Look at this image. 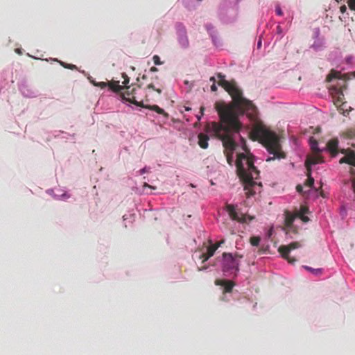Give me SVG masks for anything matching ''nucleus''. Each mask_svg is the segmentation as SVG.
Listing matches in <instances>:
<instances>
[{
  "instance_id": "nucleus-21",
  "label": "nucleus",
  "mask_w": 355,
  "mask_h": 355,
  "mask_svg": "<svg viewBox=\"0 0 355 355\" xmlns=\"http://www.w3.org/2000/svg\"><path fill=\"white\" fill-rule=\"evenodd\" d=\"M309 144L311 146V149L313 153H320L321 150L318 146V141L313 137H311L309 139Z\"/></svg>"
},
{
  "instance_id": "nucleus-17",
  "label": "nucleus",
  "mask_w": 355,
  "mask_h": 355,
  "mask_svg": "<svg viewBox=\"0 0 355 355\" xmlns=\"http://www.w3.org/2000/svg\"><path fill=\"white\" fill-rule=\"evenodd\" d=\"M198 145L200 148L203 149H206L208 148V141L209 140V137L204 134V133H200L198 136Z\"/></svg>"
},
{
  "instance_id": "nucleus-5",
  "label": "nucleus",
  "mask_w": 355,
  "mask_h": 355,
  "mask_svg": "<svg viewBox=\"0 0 355 355\" xmlns=\"http://www.w3.org/2000/svg\"><path fill=\"white\" fill-rule=\"evenodd\" d=\"M326 81L332 83L329 87V91L334 98V105L338 109L343 110L341 106L345 103L343 102V90L346 89L347 86L345 75L342 74L338 71L331 69L327 76Z\"/></svg>"
},
{
  "instance_id": "nucleus-16",
  "label": "nucleus",
  "mask_w": 355,
  "mask_h": 355,
  "mask_svg": "<svg viewBox=\"0 0 355 355\" xmlns=\"http://www.w3.org/2000/svg\"><path fill=\"white\" fill-rule=\"evenodd\" d=\"M227 211H228V214L234 220L238 221H243L244 219L242 218H240L239 216V214L236 212L234 205H227Z\"/></svg>"
},
{
  "instance_id": "nucleus-37",
  "label": "nucleus",
  "mask_w": 355,
  "mask_h": 355,
  "mask_svg": "<svg viewBox=\"0 0 355 355\" xmlns=\"http://www.w3.org/2000/svg\"><path fill=\"white\" fill-rule=\"evenodd\" d=\"M209 80H210L211 82H213V83H214V84H215L216 79H215V78H214V77H211V78H210V79H209Z\"/></svg>"
},
{
  "instance_id": "nucleus-22",
  "label": "nucleus",
  "mask_w": 355,
  "mask_h": 355,
  "mask_svg": "<svg viewBox=\"0 0 355 355\" xmlns=\"http://www.w3.org/2000/svg\"><path fill=\"white\" fill-rule=\"evenodd\" d=\"M306 171V175L308 178L306 180L304 184L307 187H312L314 184V179L311 177V168H309V170Z\"/></svg>"
},
{
  "instance_id": "nucleus-33",
  "label": "nucleus",
  "mask_w": 355,
  "mask_h": 355,
  "mask_svg": "<svg viewBox=\"0 0 355 355\" xmlns=\"http://www.w3.org/2000/svg\"><path fill=\"white\" fill-rule=\"evenodd\" d=\"M340 10L342 13H345L347 10V7L345 5H343L340 7Z\"/></svg>"
},
{
  "instance_id": "nucleus-10",
  "label": "nucleus",
  "mask_w": 355,
  "mask_h": 355,
  "mask_svg": "<svg viewBox=\"0 0 355 355\" xmlns=\"http://www.w3.org/2000/svg\"><path fill=\"white\" fill-rule=\"evenodd\" d=\"M122 78H123V81L122 83L123 85V86L124 89H126V91L121 93V96L123 100L128 102V101L127 100L126 98H128V97L132 98V96H136L137 89L135 88H132L131 89H130V87L127 86V85L129 83L130 78L126 73H123Z\"/></svg>"
},
{
  "instance_id": "nucleus-28",
  "label": "nucleus",
  "mask_w": 355,
  "mask_h": 355,
  "mask_svg": "<svg viewBox=\"0 0 355 355\" xmlns=\"http://www.w3.org/2000/svg\"><path fill=\"white\" fill-rule=\"evenodd\" d=\"M153 62L156 65H160L162 64V62L160 61V58L158 55H155L153 58Z\"/></svg>"
},
{
  "instance_id": "nucleus-25",
  "label": "nucleus",
  "mask_w": 355,
  "mask_h": 355,
  "mask_svg": "<svg viewBox=\"0 0 355 355\" xmlns=\"http://www.w3.org/2000/svg\"><path fill=\"white\" fill-rule=\"evenodd\" d=\"M92 83L94 86H97V87H99L101 88H105L107 86H108V83H105V82H98V83H96L95 81H92Z\"/></svg>"
},
{
  "instance_id": "nucleus-30",
  "label": "nucleus",
  "mask_w": 355,
  "mask_h": 355,
  "mask_svg": "<svg viewBox=\"0 0 355 355\" xmlns=\"http://www.w3.org/2000/svg\"><path fill=\"white\" fill-rule=\"evenodd\" d=\"M147 87H148V89H153V90L156 91V92H157V93H159V94H161V92H162V90H161L160 89H155V86H154L153 84H149V85L147 86Z\"/></svg>"
},
{
  "instance_id": "nucleus-36",
  "label": "nucleus",
  "mask_w": 355,
  "mask_h": 355,
  "mask_svg": "<svg viewBox=\"0 0 355 355\" xmlns=\"http://www.w3.org/2000/svg\"><path fill=\"white\" fill-rule=\"evenodd\" d=\"M157 70H158V69H157V67H152L150 68V71H152V72L157 71Z\"/></svg>"
},
{
  "instance_id": "nucleus-39",
  "label": "nucleus",
  "mask_w": 355,
  "mask_h": 355,
  "mask_svg": "<svg viewBox=\"0 0 355 355\" xmlns=\"http://www.w3.org/2000/svg\"><path fill=\"white\" fill-rule=\"evenodd\" d=\"M185 110L186 111H189V110H191V108L188 107H185Z\"/></svg>"
},
{
  "instance_id": "nucleus-23",
  "label": "nucleus",
  "mask_w": 355,
  "mask_h": 355,
  "mask_svg": "<svg viewBox=\"0 0 355 355\" xmlns=\"http://www.w3.org/2000/svg\"><path fill=\"white\" fill-rule=\"evenodd\" d=\"M304 268L306 270H307L308 271H310L311 272L316 275H320L322 273V269L321 268H317V269H314V268H312L309 266H304Z\"/></svg>"
},
{
  "instance_id": "nucleus-3",
  "label": "nucleus",
  "mask_w": 355,
  "mask_h": 355,
  "mask_svg": "<svg viewBox=\"0 0 355 355\" xmlns=\"http://www.w3.org/2000/svg\"><path fill=\"white\" fill-rule=\"evenodd\" d=\"M242 148L245 153H239L236 160L237 175L244 184V189L248 190L247 195H253L251 187L257 184L255 180L259 176V171L254 165V157L245 145V141L241 138Z\"/></svg>"
},
{
  "instance_id": "nucleus-18",
  "label": "nucleus",
  "mask_w": 355,
  "mask_h": 355,
  "mask_svg": "<svg viewBox=\"0 0 355 355\" xmlns=\"http://www.w3.org/2000/svg\"><path fill=\"white\" fill-rule=\"evenodd\" d=\"M308 212V209L306 207H301L300 211H296L295 214L297 218H300L303 222H308L309 218L305 216Z\"/></svg>"
},
{
  "instance_id": "nucleus-27",
  "label": "nucleus",
  "mask_w": 355,
  "mask_h": 355,
  "mask_svg": "<svg viewBox=\"0 0 355 355\" xmlns=\"http://www.w3.org/2000/svg\"><path fill=\"white\" fill-rule=\"evenodd\" d=\"M336 1H338L339 0H336ZM347 3H348L349 8L352 10H355V0H348Z\"/></svg>"
},
{
  "instance_id": "nucleus-24",
  "label": "nucleus",
  "mask_w": 355,
  "mask_h": 355,
  "mask_svg": "<svg viewBox=\"0 0 355 355\" xmlns=\"http://www.w3.org/2000/svg\"><path fill=\"white\" fill-rule=\"evenodd\" d=\"M250 243L253 246H258L260 242V238L259 236H252L250 238Z\"/></svg>"
},
{
  "instance_id": "nucleus-31",
  "label": "nucleus",
  "mask_w": 355,
  "mask_h": 355,
  "mask_svg": "<svg viewBox=\"0 0 355 355\" xmlns=\"http://www.w3.org/2000/svg\"><path fill=\"white\" fill-rule=\"evenodd\" d=\"M224 243H225V241H224V240H222V241H219V242H217V243H215V244H212V245H213L214 247H215V248H216V250H217V249H218V248H219L222 244H223Z\"/></svg>"
},
{
  "instance_id": "nucleus-15",
  "label": "nucleus",
  "mask_w": 355,
  "mask_h": 355,
  "mask_svg": "<svg viewBox=\"0 0 355 355\" xmlns=\"http://www.w3.org/2000/svg\"><path fill=\"white\" fill-rule=\"evenodd\" d=\"M297 218L296 214H291L288 211H285V226L287 228H291L293 226V223L295 220V219Z\"/></svg>"
},
{
  "instance_id": "nucleus-35",
  "label": "nucleus",
  "mask_w": 355,
  "mask_h": 355,
  "mask_svg": "<svg viewBox=\"0 0 355 355\" xmlns=\"http://www.w3.org/2000/svg\"><path fill=\"white\" fill-rule=\"evenodd\" d=\"M146 172H147L146 168H144L139 171L141 175L145 173Z\"/></svg>"
},
{
  "instance_id": "nucleus-38",
  "label": "nucleus",
  "mask_w": 355,
  "mask_h": 355,
  "mask_svg": "<svg viewBox=\"0 0 355 355\" xmlns=\"http://www.w3.org/2000/svg\"><path fill=\"white\" fill-rule=\"evenodd\" d=\"M204 110H205V107L202 106V107H200V113H201V115H202V114H203Z\"/></svg>"
},
{
  "instance_id": "nucleus-2",
  "label": "nucleus",
  "mask_w": 355,
  "mask_h": 355,
  "mask_svg": "<svg viewBox=\"0 0 355 355\" xmlns=\"http://www.w3.org/2000/svg\"><path fill=\"white\" fill-rule=\"evenodd\" d=\"M219 78L218 85L223 87L231 96L232 102L227 104L225 102H216L215 109L219 115V111L230 110L233 116L245 113L250 117H254L257 113V107L251 101L243 96L242 91L237 87L234 81H227L225 79V76L221 73L217 74Z\"/></svg>"
},
{
  "instance_id": "nucleus-14",
  "label": "nucleus",
  "mask_w": 355,
  "mask_h": 355,
  "mask_svg": "<svg viewBox=\"0 0 355 355\" xmlns=\"http://www.w3.org/2000/svg\"><path fill=\"white\" fill-rule=\"evenodd\" d=\"M338 140L336 138L329 140L327 144V148L333 157L338 154Z\"/></svg>"
},
{
  "instance_id": "nucleus-12",
  "label": "nucleus",
  "mask_w": 355,
  "mask_h": 355,
  "mask_svg": "<svg viewBox=\"0 0 355 355\" xmlns=\"http://www.w3.org/2000/svg\"><path fill=\"white\" fill-rule=\"evenodd\" d=\"M215 284L217 286H223L225 293L232 292L233 287L234 286V283L232 281L220 279L215 280Z\"/></svg>"
},
{
  "instance_id": "nucleus-26",
  "label": "nucleus",
  "mask_w": 355,
  "mask_h": 355,
  "mask_svg": "<svg viewBox=\"0 0 355 355\" xmlns=\"http://www.w3.org/2000/svg\"><path fill=\"white\" fill-rule=\"evenodd\" d=\"M60 64L62 66H63L64 68L69 69H76V66L71 64H66L63 62H60Z\"/></svg>"
},
{
  "instance_id": "nucleus-42",
  "label": "nucleus",
  "mask_w": 355,
  "mask_h": 355,
  "mask_svg": "<svg viewBox=\"0 0 355 355\" xmlns=\"http://www.w3.org/2000/svg\"><path fill=\"white\" fill-rule=\"evenodd\" d=\"M204 268H203V269H204ZM198 270H202V268H198Z\"/></svg>"
},
{
  "instance_id": "nucleus-19",
  "label": "nucleus",
  "mask_w": 355,
  "mask_h": 355,
  "mask_svg": "<svg viewBox=\"0 0 355 355\" xmlns=\"http://www.w3.org/2000/svg\"><path fill=\"white\" fill-rule=\"evenodd\" d=\"M108 87L110 88V89L115 92H121L124 89L123 86L119 85V81L112 80L108 83Z\"/></svg>"
},
{
  "instance_id": "nucleus-34",
  "label": "nucleus",
  "mask_w": 355,
  "mask_h": 355,
  "mask_svg": "<svg viewBox=\"0 0 355 355\" xmlns=\"http://www.w3.org/2000/svg\"><path fill=\"white\" fill-rule=\"evenodd\" d=\"M211 90L212 92H216L217 90V87L214 83L211 86Z\"/></svg>"
},
{
  "instance_id": "nucleus-7",
  "label": "nucleus",
  "mask_w": 355,
  "mask_h": 355,
  "mask_svg": "<svg viewBox=\"0 0 355 355\" xmlns=\"http://www.w3.org/2000/svg\"><path fill=\"white\" fill-rule=\"evenodd\" d=\"M341 153L343 154H345V155L342 157L339 163L340 164H348L349 165L355 166V153L354 151L352 150H342ZM351 174L353 175L352 179V188L354 190V192L355 193V169L351 168L350 170Z\"/></svg>"
},
{
  "instance_id": "nucleus-41",
  "label": "nucleus",
  "mask_w": 355,
  "mask_h": 355,
  "mask_svg": "<svg viewBox=\"0 0 355 355\" xmlns=\"http://www.w3.org/2000/svg\"><path fill=\"white\" fill-rule=\"evenodd\" d=\"M144 186H145V187H150V186H149L148 184H146V183H145Z\"/></svg>"
},
{
  "instance_id": "nucleus-29",
  "label": "nucleus",
  "mask_w": 355,
  "mask_h": 355,
  "mask_svg": "<svg viewBox=\"0 0 355 355\" xmlns=\"http://www.w3.org/2000/svg\"><path fill=\"white\" fill-rule=\"evenodd\" d=\"M275 12L277 13V15L279 16H282L283 15V12L280 8L279 6H277L276 8H275Z\"/></svg>"
},
{
  "instance_id": "nucleus-11",
  "label": "nucleus",
  "mask_w": 355,
  "mask_h": 355,
  "mask_svg": "<svg viewBox=\"0 0 355 355\" xmlns=\"http://www.w3.org/2000/svg\"><path fill=\"white\" fill-rule=\"evenodd\" d=\"M322 157L320 155V153H313V154L309 155L306 159L305 166L306 170L311 168V165L322 163Z\"/></svg>"
},
{
  "instance_id": "nucleus-32",
  "label": "nucleus",
  "mask_w": 355,
  "mask_h": 355,
  "mask_svg": "<svg viewBox=\"0 0 355 355\" xmlns=\"http://www.w3.org/2000/svg\"><path fill=\"white\" fill-rule=\"evenodd\" d=\"M302 189H303V187L302 185L300 184H298L297 187H296V190L297 191V192L299 193H301L302 192Z\"/></svg>"
},
{
  "instance_id": "nucleus-9",
  "label": "nucleus",
  "mask_w": 355,
  "mask_h": 355,
  "mask_svg": "<svg viewBox=\"0 0 355 355\" xmlns=\"http://www.w3.org/2000/svg\"><path fill=\"white\" fill-rule=\"evenodd\" d=\"M136 98H137L136 96H132V98L128 97L126 98L128 101V102H130L137 106L144 107V108H146V109H148L150 110H153L159 114L164 115L165 117H168V114L162 108L159 107L158 105H146L143 103L142 101H137L136 100Z\"/></svg>"
},
{
  "instance_id": "nucleus-4",
  "label": "nucleus",
  "mask_w": 355,
  "mask_h": 355,
  "mask_svg": "<svg viewBox=\"0 0 355 355\" xmlns=\"http://www.w3.org/2000/svg\"><path fill=\"white\" fill-rule=\"evenodd\" d=\"M250 137L253 141H259L267 149L268 152L273 155V157L266 159V162H270L275 159L285 158L286 155L282 150L279 138L277 135L262 125H255L250 132Z\"/></svg>"
},
{
  "instance_id": "nucleus-13",
  "label": "nucleus",
  "mask_w": 355,
  "mask_h": 355,
  "mask_svg": "<svg viewBox=\"0 0 355 355\" xmlns=\"http://www.w3.org/2000/svg\"><path fill=\"white\" fill-rule=\"evenodd\" d=\"M209 243L211 245L207 248L206 252H202L199 257V259L202 260V263L205 262L210 257H211L216 251V248L212 245L211 240L209 241Z\"/></svg>"
},
{
  "instance_id": "nucleus-40",
  "label": "nucleus",
  "mask_w": 355,
  "mask_h": 355,
  "mask_svg": "<svg viewBox=\"0 0 355 355\" xmlns=\"http://www.w3.org/2000/svg\"><path fill=\"white\" fill-rule=\"evenodd\" d=\"M257 45H258V46H261V41H259V42H258V44H257Z\"/></svg>"
},
{
  "instance_id": "nucleus-8",
  "label": "nucleus",
  "mask_w": 355,
  "mask_h": 355,
  "mask_svg": "<svg viewBox=\"0 0 355 355\" xmlns=\"http://www.w3.org/2000/svg\"><path fill=\"white\" fill-rule=\"evenodd\" d=\"M300 247H301V245L299 242H292L287 245L279 246L278 251L284 259H286L291 263H294L296 261V259L294 258H291L289 257V252L291 250Z\"/></svg>"
},
{
  "instance_id": "nucleus-1",
  "label": "nucleus",
  "mask_w": 355,
  "mask_h": 355,
  "mask_svg": "<svg viewBox=\"0 0 355 355\" xmlns=\"http://www.w3.org/2000/svg\"><path fill=\"white\" fill-rule=\"evenodd\" d=\"M219 122H212L206 130L222 141L227 162L232 166L233 153L237 146L235 135L240 132L242 124L239 116H233L227 109L219 111Z\"/></svg>"
},
{
  "instance_id": "nucleus-6",
  "label": "nucleus",
  "mask_w": 355,
  "mask_h": 355,
  "mask_svg": "<svg viewBox=\"0 0 355 355\" xmlns=\"http://www.w3.org/2000/svg\"><path fill=\"white\" fill-rule=\"evenodd\" d=\"M243 255L238 253L223 252L222 254V270L230 275H236L239 271L240 261Z\"/></svg>"
},
{
  "instance_id": "nucleus-20",
  "label": "nucleus",
  "mask_w": 355,
  "mask_h": 355,
  "mask_svg": "<svg viewBox=\"0 0 355 355\" xmlns=\"http://www.w3.org/2000/svg\"><path fill=\"white\" fill-rule=\"evenodd\" d=\"M178 41L182 48H187L189 46V40L185 32L180 33L178 37Z\"/></svg>"
}]
</instances>
